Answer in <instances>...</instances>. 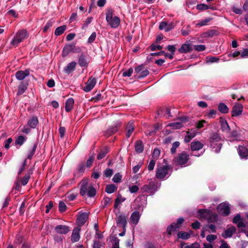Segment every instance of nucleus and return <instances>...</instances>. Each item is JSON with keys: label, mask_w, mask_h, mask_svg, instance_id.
Returning <instances> with one entry per match:
<instances>
[{"label": "nucleus", "mask_w": 248, "mask_h": 248, "mask_svg": "<svg viewBox=\"0 0 248 248\" xmlns=\"http://www.w3.org/2000/svg\"><path fill=\"white\" fill-rule=\"evenodd\" d=\"M96 194V191L95 188L92 186H89L88 190L87 192L88 197H93L95 196Z\"/></svg>", "instance_id": "obj_42"}, {"label": "nucleus", "mask_w": 248, "mask_h": 248, "mask_svg": "<svg viewBox=\"0 0 248 248\" xmlns=\"http://www.w3.org/2000/svg\"><path fill=\"white\" fill-rule=\"evenodd\" d=\"M203 146V144L200 141L196 140L192 141L190 144V148L192 151H199Z\"/></svg>", "instance_id": "obj_23"}, {"label": "nucleus", "mask_w": 248, "mask_h": 248, "mask_svg": "<svg viewBox=\"0 0 248 248\" xmlns=\"http://www.w3.org/2000/svg\"><path fill=\"white\" fill-rule=\"evenodd\" d=\"M157 186L153 182H150L148 185H144L141 188L142 193L147 192L150 194L154 193V191L156 189Z\"/></svg>", "instance_id": "obj_11"}, {"label": "nucleus", "mask_w": 248, "mask_h": 248, "mask_svg": "<svg viewBox=\"0 0 248 248\" xmlns=\"http://www.w3.org/2000/svg\"><path fill=\"white\" fill-rule=\"evenodd\" d=\"M231 137L234 138L233 140H239L240 134L236 130H233L231 133Z\"/></svg>", "instance_id": "obj_52"}, {"label": "nucleus", "mask_w": 248, "mask_h": 248, "mask_svg": "<svg viewBox=\"0 0 248 248\" xmlns=\"http://www.w3.org/2000/svg\"><path fill=\"white\" fill-rule=\"evenodd\" d=\"M125 200L126 199L125 198L122 197V196L120 194H118L116 199L115 200V201H118V203L120 204L123 202L125 201Z\"/></svg>", "instance_id": "obj_61"}, {"label": "nucleus", "mask_w": 248, "mask_h": 248, "mask_svg": "<svg viewBox=\"0 0 248 248\" xmlns=\"http://www.w3.org/2000/svg\"><path fill=\"white\" fill-rule=\"evenodd\" d=\"M218 110L222 113H227L229 112L228 107L223 103H220L218 105Z\"/></svg>", "instance_id": "obj_36"}, {"label": "nucleus", "mask_w": 248, "mask_h": 248, "mask_svg": "<svg viewBox=\"0 0 248 248\" xmlns=\"http://www.w3.org/2000/svg\"><path fill=\"white\" fill-rule=\"evenodd\" d=\"M89 186L88 182L86 181H83L80 186L79 194L81 196H84L87 193L88 190Z\"/></svg>", "instance_id": "obj_29"}, {"label": "nucleus", "mask_w": 248, "mask_h": 248, "mask_svg": "<svg viewBox=\"0 0 248 248\" xmlns=\"http://www.w3.org/2000/svg\"><path fill=\"white\" fill-rule=\"evenodd\" d=\"M122 178V176L121 174H120V173H116L114 175V176L112 178V181L114 183H119L120 182H121Z\"/></svg>", "instance_id": "obj_54"}, {"label": "nucleus", "mask_w": 248, "mask_h": 248, "mask_svg": "<svg viewBox=\"0 0 248 248\" xmlns=\"http://www.w3.org/2000/svg\"><path fill=\"white\" fill-rule=\"evenodd\" d=\"M192 50L191 44L190 43L184 44L178 49V51L181 53H186L191 51Z\"/></svg>", "instance_id": "obj_25"}, {"label": "nucleus", "mask_w": 248, "mask_h": 248, "mask_svg": "<svg viewBox=\"0 0 248 248\" xmlns=\"http://www.w3.org/2000/svg\"><path fill=\"white\" fill-rule=\"evenodd\" d=\"M129 189L131 193H134L138 191L139 190V187L136 185H133L129 186Z\"/></svg>", "instance_id": "obj_59"}, {"label": "nucleus", "mask_w": 248, "mask_h": 248, "mask_svg": "<svg viewBox=\"0 0 248 248\" xmlns=\"http://www.w3.org/2000/svg\"><path fill=\"white\" fill-rule=\"evenodd\" d=\"M55 231L60 234H66L70 231V228L64 225H59L55 227Z\"/></svg>", "instance_id": "obj_17"}, {"label": "nucleus", "mask_w": 248, "mask_h": 248, "mask_svg": "<svg viewBox=\"0 0 248 248\" xmlns=\"http://www.w3.org/2000/svg\"><path fill=\"white\" fill-rule=\"evenodd\" d=\"M221 129L222 131L228 133L230 130L227 122L224 119L221 118L220 120Z\"/></svg>", "instance_id": "obj_31"}, {"label": "nucleus", "mask_w": 248, "mask_h": 248, "mask_svg": "<svg viewBox=\"0 0 248 248\" xmlns=\"http://www.w3.org/2000/svg\"><path fill=\"white\" fill-rule=\"evenodd\" d=\"M66 29V26L65 25L60 26L56 28L55 31V35L56 36H59L62 34L64 31H65Z\"/></svg>", "instance_id": "obj_41"}, {"label": "nucleus", "mask_w": 248, "mask_h": 248, "mask_svg": "<svg viewBox=\"0 0 248 248\" xmlns=\"http://www.w3.org/2000/svg\"><path fill=\"white\" fill-rule=\"evenodd\" d=\"M116 221L117 225L122 224L123 228H126L127 225V217L125 216L124 213L117 216Z\"/></svg>", "instance_id": "obj_15"}, {"label": "nucleus", "mask_w": 248, "mask_h": 248, "mask_svg": "<svg viewBox=\"0 0 248 248\" xmlns=\"http://www.w3.org/2000/svg\"><path fill=\"white\" fill-rule=\"evenodd\" d=\"M243 110V106L240 103H236L233 106L231 110L232 116L233 117H238L241 115Z\"/></svg>", "instance_id": "obj_8"}, {"label": "nucleus", "mask_w": 248, "mask_h": 248, "mask_svg": "<svg viewBox=\"0 0 248 248\" xmlns=\"http://www.w3.org/2000/svg\"><path fill=\"white\" fill-rule=\"evenodd\" d=\"M80 228L79 227H76L73 230L71 235V241L75 243L79 241L80 239L79 232Z\"/></svg>", "instance_id": "obj_19"}, {"label": "nucleus", "mask_w": 248, "mask_h": 248, "mask_svg": "<svg viewBox=\"0 0 248 248\" xmlns=\"http://www.w3.org/2000/svg\"><path fill=\"white\" fill-rule=\"evenodd\" d=\"M67 206L65 203L62 201H60L59 203V210L60 212L63 213L66 210Z\"/></svg>", "instance_id": "obj_46"}, {"label": "nucleus", "mask_w": 248, "mask_h": 248, "mask_svg": "<svg viewBox=\"0 0 248 248\" xmlns=\"http://www.w3.org/2000/svg\"><path fill=\"white\" fill-rule=\"evenodd\" d=\"M112 241L113 242L112 248H119V241L120 240L116 236H113L112 238Z\"/></svg>", "instance_id": "obj_48"}, {"label": "nucleus", "mask_w": 248, "mask_h": 248, "mask_svg": "<svg viewBox=\"0 0 248 248\" xmlns=\"http://www.w3.org/2000/svg\"><path fill=\"white\" fill-rule=\"evenodd\" d=\"M27 86L28 84H24L22 82L18 86L17 95H20L22 94L27 90Z\"/></svg>", "instance_id": "obj_37"}, {"label": "nucleus", "mask_w": 248, "mask_h": 248, "mask_svg": "<svg viewBox=\"0 0 248 248\" xmlns=\"http://www.w3.org/2000/svg\"><path fill=\"white\" fill-rule=\"evenodd\" d=\"M217 238V236L216 235H214V234H209V235H208L206 236V240H207V241L211 243L214 240L216 239Z\"/></svg>", "instance_id": "obj_63"}, {"label": "nucleus", "mask_w": 248, "mask_h": 248, "mask_svg": "<svg viewBox=\"0 0 248 248\" xmlns=\"http://www.w3.org/2000/svg\"><path fill=\"white\" fill-rule=\"evenodd\" d=\"M178 238H181L183 240H187L190 237V234L186 232L181 231L177 233Z\"/></svg>", "instance_id": "obj_40"}, {"label": "nucleus", "mask_w": 248, "mask_h": 248, "mask_svg": "<svg viewBox=\"0 0 248 248\" xmlns=\"http://www.w3.org/2000/svg\"><path fill=\"white\" fill-rule=\"evenodd\" d=\"M142 164V161H140L139 163L137 165H135L133 168V172L134 173H136L139 171V170L140 169V168L141 167Z\"/></svg>", "instance_id": "obj_62"}, {"label": "nucleus", "mask_w": 248, "mask_h": 248, "mask_svg": "<svg viewBox=\"0 0 248 248\" xmlns=\"http://www.w3.org/2000/svg\"><path fill=\"white\" fill-rule=\"evenodd\" d=\"M207 218L208 223H214L217 222L218 220L217 215L216 214L209 215Z\"/></svg>", "instance_id": "obj_44"}, {"label": "nucleus", "mask_w": 248, "mask_h": 248, "mask_svg": "<svg viewBox=\"0 0 248 248\" xmlns=\"http://www.w3.org/2000/svg\"><path fill=\"white\" fill-rule=\"evenodd\" d=\"M106 19L108 24L112 28H117L120 24V18L117 16H113V11L112 10H109L106 13Z\"/></svg>", "instance_id": "obj_2"}, {"label": "nucleus", "mask_w": 248, "mask_h": 248, "mask_svg": "<svg viewBox=\"0 0 248 248\" xmlns=\"http://www.w3.org/2000/svg\"><path fill=\"white\" fill-rule=\"evenodd\" d=\"M94 160V158L93 156H90V157L86 161V167L87 168H90L93 165Z\"/></svg>", "instance_id": "obj_53"}, {"label": "nucleus", "mask_w": 248, "mask_h": 248, "mask_svg": "<svg viewBox=\"0 0 248 248\" xmlns=\"http://www.w3.org/2000/svg\"><path fill=\"white\" fill-rule=\"evenodd\" d=\"M109 148L108 146L104 147L101 150L100 154L98 155H106L109 153Z\"/></svg>", "instance_id": "obj_60"}, {"label": "nucleus", "mask_w": 248, "mask_h": 248, "mask_svg": "<svg viewBox=\"0 0 248 248\" xmlns=\"http://www.w3.org/2000/svg\"><path fill=\"white\" fill-rule=\"evenodd\" d=\"M210 211L206 209H199L197 212V217L200 220L206 219L209 215Z\"/></svg>", "instance_id": "obj_13"}, {"label": "nucleus", "mask_w": 248, "mask_h": 248, "mask_svg": "<svg viewBox=\"0 0 248 248\" xmlns=\"http://www.w3.org/2000/svg\"><path fill=\"white\" fill-rule=\"evenodd\" d=\"M126 136L127 138H129L134 130V125L133 121H130L129 122H128L126 127Z\"/></svg>", "instance_id": "obj_28"}, {"label": "nucleus", "mask_w": 248, "mask_h": 248, "mask_svg": "<svg viewBox=\"0 0 248 248\" xmlns=\"http://www.w3.org/2000/svg\"><path fill=\"white\" fill-rule=\"evenodd\" d=\"M198 133L197 130L196 128L191 129L190 131H187L185 137V142L186 143L189 142L197 135Z\"/></svg>", "instance_id": "obj_14"}, {"label": "nucleus", "mask_w": 248, "mask_h": 248, "mask_svg": "<svg viewBox=\"0 0 248 248\" xmlns=\"http://www.w3.org/2000/svg\"><path fill=\"white\" fill-rule=\"evenodd\" d=\"M37 147V144L36 143H33L29 150V153L28 155H33L35 153Z\"/></svg>", "instance_id": "obj_47"}, {"label": "nucleus", "mask_w": 248, "mask_h": 248, "mask_svg": "<svg viewBox=\"0 0 248 248\" xmlns=\"http://www.w3.org/2000/svg\"><path fill=\"white\" fill-rule=\"evenodd\" d=\"M135 151L138 154L141 153L144 149L143 142L141 140H137L135 144Z\"/></svg>", "instance_id": "obj_33"}, {"label": "nucleus", "mask_w": 248, "mask_h": 248, "mask_svg": "<svg viewBox=\"0 0 248 248\" xmlns=\"http://www.w3.org/2000/svg\"><path fill=\"white\" fill-rule=\"evenodd\" d=\"M75 47L74 44H69L65 45L63 48L62 51V56H66L70 52H72Z\"/></svg>", "instance_id": "obj_20"}, {"label": "nucleus", "mask_w": 248, "mask_h": 248, "mask_svg": "<svg viewBox=\"0 0 248 248\" xmlns=\"http://www.w3.org/2000/svg\"><path fill=\"white\" fill-rule=\"evenodd\" d=\"M210 143L212 152L215 154L219 153L222 146L220 135L217 133L213 134L210 138Z\"/></svg>", "instance_id": "obj_1"}, {"label": "nucleus", "mask_w": 248, "mask_h": 248, "mask_svg": "<svg viewBox=\"0 0 248 248\" xmlns=\"http://www.w3.org/2000/svg\"><path fill=\"white\" fill-rule=\"evenodd\" d=\"M77 65V62H72L69 63L64 68V71L65 73L69 74L75 70Z\"/></svg>", "instance_id": "obj_22"}, {"label": "nucleus", "mask_w": 248, "mask_h": 248, "mask_svg": "<svg viewBox=\"0 0 248 248\" xmlns=\"http://www.w3.org/2000/svg\"><path fill=\"white\" fill-rule=\"evenodd\" d=\"M180 142L179 141H175L173 143L170 151L172 154H174L176 152V149L179 146Z\"/></svg>", "instance_id": "obj_51"}, {"label": "nucleus", "mask_w": 248, "mask_h": 248, "mask_svg": "<svg viewBox=\"0 0 248 248\" xmlns=\"http://www.w3.org/2000/svg\"><path fill=\"white\" fill-rule=\"evenodd\" d=\"M29 34L26 30H19L16 32V35L11 40V45L13 46H16L20 43L27 38Z\"/></svg>", "instance_id": "obj_3"}, {"label": "nucleus", "mask_w": 248, "mask_h": 248, "mask_svg": "<svg viewBox=\"0 0 248 248\" xmlns=\"http://www.w3.org/2000/svg\"><path fill=\"white\" fill-rule=\"evenodd\" d=\"M239 155H248V149L244 145H239L237 148Z\"/></svg>", "instance_id": "obj_38"}, {"label": "nucleus", "mask_w": 248, "mask_h": 248, "mask_svg": "<svg viewBox=\"0 0 248 248\" xmlns=\"http://www.w3.org/2000/svg\"><path fill=\"white\" fill-rule=\"evenodd\" d=\"M217 211L223 216H227L230 214V208L229 204L225 202L220 203L217 207Z\"/></svg>", "instance_id": "obj_7"}, {"label": "nucleus", "mask_w": 248, "mask_h": 248, "mask_svg": "<svg viewBox=\"0 0 248 248\" xmlns=\"http://www.w3.org/2000/svg\"><path fill=\"white\" fill-rule=\"evenodd\" d=\"M135 71L137 74L136 77L137 78L139 79L145 78L149 74V72L147 68H146L143 64H140L135 67Z\"/></svg>", "instance_id": "obj_6"}, {"label": "nucleus", "mask_w": 248, "mask_h": 248, "mask_svg": "<svg viewBox=\"0 0 248 248\" xmlns=\"http://www.w3.org/2000/svg\"><path fill=\"white\" fill-rule=\"evenodd\" d=\"M30 75L29 70H19L16 73L15 76L18 80H22Z\"/></svg>", "instance_id": "obj_18"}, {"label": "nucleus", "mask_w": 248, "mask_h": 248, "mask_svg": "<svg viewBox=\"0 0 248 248\" xmlns=\"http://www.w3.org/2000/svg\"><path fill=\"white\" fill-rule=\"evenodd\" d=\"M189 156H178L175 158V161L177 162L178 164L182 166L185 164L188 160Z\"/></svg>", "instance_id": "obj_34"}, {"label": "nucleus", "mask_w": 248, "mask_h": 248, "mask_svg": "<svg viewBox=\"0 0 248 248\" xmlns=\"http://www.w3.org/2000/svg\"><path fill=\"white\" fill-rule=\"evenodd\" d=\"M172 28V25L168 24L166 22H161L159 25V29L160 30H164L166 32L170 31Z\"/></svg>", "instance_id": "obj_27"}, {"label": "nucleus", "mask_w": 248, "mask_h": 248, "mask_svg": "<svg viewBox=\"0 0 248 248\" xmlns=\"http://www.w3.org/2000/svg\"><path fill=\"white\" fill-rule=\"evenodd\" d=\"M74 104V100L72 98H68L66 102L65 105V109L66 112H70L73 108Z\"/></svg>", "instance_id": "obj_32"}, {"label": "nucleus", "mask_w": 248, "mask_h": 248, "mask_svg": "<svg viewBox=\"0 0 248 248\" xmlns=\"http://www.w3.org/2000/svg\"><path fill=\"white\" fill-rule=\"evenodd\" d=\"M39 123L38 119L37 116H31L28 122V125L31 128L34 129L36 127L37 125Z\"/></svg>", "instance_id": "obj_21"}, {"label": "nucleus", "mask_w": 248, "mask_h": 248, "mask_svg": "<svg viewBox=\"0 0 248 248\" xmlns=\"http://www.w3.org/2000/svg\"><path fill=\"white\" fill-rule=\"evenodd\" d=\"M31 174V171L28 172L21 180V183L23 186H25L28 184Z\"/></svg>", "instance_id": "obj_39"}, {"label": "nucleus", "mask_w": 248, "mask_h": 248, "mask_svg": "<svg viewBox=\"0 0 248 248\" xmlns=\"http://www.w3.org/2000/svg\"><path fill=\"white\" fill-rule=\"evenodd\" d=\"M93 18L92 17H88L85 21H83V24L81 27L82 30L85 29L92 22Z\"/></svg>", "instance_id": "obj_50"}, {"label": "nucleus", "mask_w": 248, "mask_h": 248, "mask_svg": "<svg viewBox=\"0 0 248 248\" xmlns=\"http://www.w3.org/2000/svg\"><path fill=\"white\" fill-rule=\"evenodd\" d=\"M196 8L200 11L206 10L209 9H214L213 7L211 6H208L206 4L201 3L197 5Z\"/></svg>", "instance_id": "obj_43"}, {"label": "nucleus", "mask_w": 248, "mask_h": 248, "mask_svg": "<svg viewBox=\"0 0 248 248\" xmlns=\"http://www.w3.org/2000/svg\"><path fill=\"white\" fill-rule=\"evenodd\" d=\"M13 141V139L11 138H8L5 140L4 143V146L5 149H8L10 147V144Z\"/></svg>", "instance_id": "obj_64"}, {"label": "nucleus", "mask_w": 248, "mask_h": 248, "mask_svg": "<svg viewBox=\"0 0 248 248\" xmlns=\"http://www.w3.org/2000/svg\"><path fill=\"white\" fill-rule=\"evenodd\" d=\"M78 62L81 67H87L88 66L89 62L88 59L83 54H81L79 57Z\"/></svg>", "instance_id": "obj_26"}, {"label": "nucleus", "mask_w": 248, "mask_h": 248, "mask_svg": "<svg viewBox=\"0 0 248 248\" xmlns=\"http://www.w3.org/2000/svg\"><path fill=\"white\" fill-rule=\"evenodd\" d=\"M25 141V137H24L23 136H19L16 138L15 143L16 145H18L19 146H21L24 143Z\"/></svg>", "instance_id": "obj_45"}, {"label": "nucleus", "mask_w": 248, "mask_h": 248, "mask_svg": "<svg viewBox=\"0 0 248 248\" xmlns=\"http://www.w3.org/2000/svg\"><path fill=\"white\" fill-rule=\"evenodd\" d=\"M170 165H164L157 169L156 170V177L159 179H163L168 174L169 170H171Z\"/></svg>", "instance_id": "obj_5"}, {"label": "nucleus", "mask_w": 248, "mask_h": 248, "mask_svg": "<svg viewBox=\"0 0 248 248\" xmlns=\"http://www.w3.org/2000/svg\"><path fill=\"white\" fill-rule=\"evenodd\" d=\"M88 218L89 214L87 213L83 212L79 213L76 222L79 228L85 223Z\"/></svg>", "instance_id": "obj_9"}, {"label": "nucleus", "mask_w": 248, "mask_h": 248, "mask_svg": "<svg viewBox=\"0 0 248 248\" xmlns=\"http://www.w3.org/2000/svg\"><path fill=\"white\" fill-rule=\"evenodd\" d=\"M111 200V199L110 198L106 197V196L104 197V198L103 199V203H104V205H103L104 208L108 206V205L110 202Z\"/></svg>", "instance_id": "obj_58"}, {"label": "nucleus", "mask_w": 248, "mask_h": 248, "mask_svg": "<svg viewBox=\"0 0 248 248\" xmlns=\"http://www.w3.org/2000/svg\"><path fill=\"white\" fill-rule=\"evenodd\" d=\"M140 215L139 211H134L133 212L130 217V221L135 225H137L139 221Z\"/></svg>", "instance_id": "obj_30"}, {"label": "nucleus", "mask_w": 248, "mask_h": 248, "mask_svg": "<svg viewBox=\"0 0 248 248\" xmlns=\"http://www.w3.org/2000/svg\"><path fill=\"white\" fill-rule=\"evenodd\" d=\"M121 122L120 121H116L114 123V124L110 126L106 131L105 135L107 137H109L115 132H116L119 128L121 125Z\"/></svg>", "instance_id": "obj_10"}, {"label": "nucleus", "mask_w": 248, "mask_h": 248, "mask_svg": "<svg viewBox=\"0 0 248 248\" xmlns=\"http://www.w3.org/2000/svg\"><path fill=\"white\" fill-rule=\"evenodd\" d=\"M236 231V228L232 226L227 230H225V233L222 234V236L223 237L226 238L228 237H231L233 233H235Z\"/></svg>", "instance_id": "obj_24"}, {"label": "nucleus", "mask_w": 248, "mask_h": 248, "mask_svg": "<svg viewBox=\"0 0 248 248\" xmlns=\"http://www.w3.org/2000/svg\"><path fill=\"white\" fill-rule=\"evenodd\" d=\"M157 115L158 117H165L167 119L172 116L171 115L170 109L169 108H165L159 109L158 111Z\"/></svg>", "instance_id": "obj_16"}, {"label": "nucleus", "mask_w": 248, "mask_h": 248, "mask_svg": "<svg viewBox=\"0 0 248 248\" xmlns=\"http://www.w3.org/2000/svg\"><path fill=\"white\" fill-rule=\"evenodd\" d=\"M206 48V47L204 45H198L194 46V50L198 51H202L204 50Z\"/></svg>", "instance_id": "obj_55"}, {"label": "nucleus", "mask_w": 248, "mask_h": 248, "mask_svg": "<svg viewBox=\"0 0 248 248\" xmlns=\"http://www.w3.org/2000/svg\"><path fill=\"white\" fill-rule=\"evenodd\" d=\"M117 186L114 184L107 185L106 186L105 192L108 194H111L117 190Z\"/></svg>", "instance_id": "obj_35"}, {"label": "nucleus", "mask_w": 248, "mask_h": 248, "mask_svg": "<svg viewBox=\"0 0 248 248\" xmlns=\"http://www.w3.org/2000/svg\"><path fill=\"white\" fill-rule=\"evenodd\" d=\"M133 69L131 67V68H129L128 70L124 71L123 73V76L124 77H130L132 75V74L133 73Z\"/></svg>", "instance_id": "obj_57"}, {"label": "nucleus", "mask_w": 248, "mask_h": 248, "mask_svg": "<svg viewBox=\"0 0 248 248\" xmlns=\"http://www.w3.org/2000/svg\"><path fill=\"white\" fill-rule=\"evenodd\" d=\"M184 221V218L183 217H180L177 219L176 223H172L169 225L167 228L168 235L171 236L172 232L177 231Z\"/></svg>", "instance_id": "obj_4"}, {"label": "nucleus", "mask_w": 248, "mask_h": 248, "mask_svg": "<svg viewBox=\"0 0 248 248\" xmlns=\"http://www.w3.org/2000/svg\"><path fill=\"white\" fill-rule=\"evenodd\" d=\"M104 173L106 177L109 178L113 174V170L112 169L107 168L105 170Z\"/></svg>", "instance_id": "obj_56"}, {"label": "nucleus", "mask_w": 248, "mask_h": 248, "mask_svg": "<svg viewBox=\"0 0 248 248\" xmlns=\"http://www.w3.org/2000/svg\"><path fill=\"white\" fill-rule=\"evenodd\" d=\"M85 164L84 162H81L78 165L77 170L78 172L83 173L85 171Z\"/></svg>", "instance_id": "obj_49"}, {"label": "nucleus", "mask_w": 248, "mask_h": 248, "mask_svg": "<svg viewBox=\"0 0 248 248\" xmlns=\"http://www.w3.org/2000/svg\"><path fill=\"white\" fill-rule=\"evenodd\" d=\"M96 83V80L95 78H90L86 83V86L83 87V90L86 92L91 91L94 87Z\"/></svg>", "instance_id": "obj_12"}]
</instances>
